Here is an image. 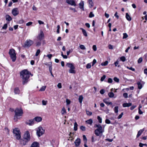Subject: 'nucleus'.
<instances>
[{"label":"nucleus","mask_w":147,"mask_h":147,"mask_svg":"<svg viewBox=\"0 0 147 147\" xmlns=\"http://www.w3.org/2000/svg\"><path fill=\"white\" fill-rule=\"evenodd\" d=\"M6 20L8 21H10L12 20L11 18L9 15H7L5 16Z\"/></svg>","instance_id":"nucleus-22"},{"label":"nucleus","mask_w":147,"mask_h":147,"mask_svg":"<svg viewBox=\"0 0 147 147\" xmlns=\"http://www.w3.org/2000/svg\"><path fill=\"white\" fill-rule=\"evenodd\" d=\"M116 67L117 66L118 67H120V65H119V61L117 60L114 63Z\"/></svg>","instance_id":"nucleus-45"},{"label":"nucleus","mask_w":147,"mask_h":147,"mask_svg":"<svg viewBox=\"0 0 147 147\" xmlns=\"http://www.w3.org/2000/svg\"><path fill=\"white\" fill-rule=\"evenodd\" d=\"M80 29L82 30V32L84 35L85 36L87 37L88 36V35L86 31L84 29L82 28H80Z\"/></svg>","instance_id":"nucleus-24"},{"label":"nucleus","mask_w":147,"mask_h":147,"mask_svg":"<svg viewBox=\"0 0 147 147\" xmlns=\"http://www.w3.org/2000/svg\"><path fill=\"white\" fill-rule=\"evenodd\" d=\"M31 147H39V144L37 142H34L32 143Z\"/></svg>","instance_id":"nucleus-18"},{"label":"nucleus","mask_w":147,"mask_h":147,"mask_svg":"<svg viewBox=\"0 0 147 147\" xmlns=\"http://www.w3.org/2000/svg\"><path fill=\"white\" fill-rule=\"evenodd\" d=\"M84 2L83 1H81L79 3V8L83 11L84 10Z\"/></svg>","instance_id":"nucleus-15"},{"label":"nucleus","mask_w":147,"mask_h":147,"mask_svg":"<svg viewBox=\"0 0 147 147\" xmlns=\"http://www.w3.org/2000/svg\"><path fill=\"white\" fill-rule=\"evenodd\" d=\"M127 68L128 69H129L130 70H132V71H134L135 70V69L134 68H133L132 67H127Z\"/></svg>","instance_id":"nucleus-58"},{"label":"nucleus","mask_w":147,"mask_h":147,"mask_svg":"<svg viewBox=\"0 0 147 147\" xmlns=\"http://www.w3.org/2000/svg\"><path fill=\"white\" fill-rule=\"evenodd\" d=\"M81 142V140L79 138H77L75 142V146H79Z\"/></svg>","instance_id":"nucleus-14"},{"label":"nucleus","mask_w":147,"mask_h":147,"mask_svg":"<svg viewBox=\"0 0 147 147\" xmlns=\"http://www.w3.org/2000/svg\"><path fill=\"white\" fill-rule=\"evenodd\" d=\"M66 2L68 4L72 6H76V3L75 1L73 0H66Z\"/></svg>","instance_id":"nucleus-12"},{"label":"nucleus","mask_w":147,"mask_h":147,"mask_svg":"<svg viewBox=\"0 0 147 147\" xmlns=\"http://www.w3.org/2000/svg\"><path fill=\"white\" fill-rule=\"evenodd\" d=\"M36 47H38L40 46L41 44V42L40 41H38L36 42Z\"/></svg>","instance_id":"nucleus-40"},{"label":"nucleus","mask_w":147,"mask_h":147,"mask_svg":"<svg viewBox=\"0 0 147 147\" xmlns=\"http://www.w3.org/2000/svg\"><path fill=\"white\" fill-rule=\"evenodd\" d=\"M83 99V97L82 95H80L79 96L78 98V100L80 103L81 104L82 103Z\"/></svg>","instance_id":"nucleus-25"},{"label":"nucleus","mask_w":147,"mask_h":147,"mask_svg":"<svg viewBox=\"0 0 147 147\" xmlns=\"http://www.w3.org/2000/svg\"><path fill=\"white\" fill-rule=\"evenodd\" d=\"M24 138L27 141L30 140V136L29 132L28 131H26L25 132L24 136Z\"/></svg>","instance_id":"nucleus-9"},{"label":"nucleus","mask_w":147,"mask_h":147,"mask_svg":"<svg viewBox=\"0 0 147 147\" xmlns=\"http://www.w3.org/2000/svg\"><path fill=\"white\" fill-rule=\"evenodd\" d=\"M108 95L110 98H112L114 97V94L113 92H111L108 93Z\"/></svg>","instance_id":"nucleus-28"},{"label":"nucleus","mask_w":147,"mask_h":147,"mask_svg":"<svg viewBox=\"0 0 147 147\" xmlns=\"http://www.w3.org/2000/svg\"><path fill=\"white\" fill-rule=\"evenodd\" d=\"M42 103L43 105H46L47 103V101L43 100L42 101Z\"/></svg>","instance_id":"nucleus-43"},{"label":"nucleus","mask_w":147,"mask_h":147,"mask_svg":"<svg viewBox=\"0 0 147 147\" xmlns=\"http://www.w3.org/2000/svg\"><path fill=\"white\" fill-rule=\"evenodd\" d=\"M120 59L121 61L123 62H124L126 60L124 56H122L120 58Z\"/></svg>","instance_id":"nucleus-41"},{"label":"nucleus","mask_w":147,"mask_h":147,"mask_svg":"<svg viewBox=\"0 0 147 147\" xmlns=\"http://www.w3.org/2000/svg\"><path fill=\"white\" fill-rule=\"evenodd\" d=\"M20 143L22 145H24L26 144V141L21 140L20 141Z\"/></svg>","instance_id":"nucleus-36"},{"label":"nucleus","mask_w":147,"mask_h":147,"mask_svg":"<svg viewBox=\"0 0 147 147\" xmlns=\"http://www.w3.org/2000/svg\"><path fill=\"white\" fill-rule=\"evenodd\" d=\"M60 28V26L59 25H58L57 26V32L58 34L59 33V29Z\"/></svg>","instance_id":"nucleus-57"},{"label":"nucleus","mask_w":147,"mask_h":147,"mask_svg":"<svg viewBox=\"0 0 147 147\" xmlns=\"http://www.w3.org/2000/svg\"><path fill=\"white\" fill-rule=\"evenodd\" d=\"M125 17L127 20L129 21H130L131 20V18L128 13H126Z\"/></svg>","instance_id":"nucleus-20"},{"label":"nucleus","mask_w":147,"mask_h":147,"mask_svg":"<svg viewBox=\"0 0 147 147\" xmlns=\"http://www.w3.org/2000/svg\"><path fill=\"white\" fill-rule=\"evenodd\" d=\"M66 103L67 105H68L70 104L71 103V101L69 100L68 99H66Z\"/></svg>","instance_id":"nucleus-44"},{"label":"nucleus","mask_w":147,"mask_h":147,"mask_svg":"<svg viewBox=\"0 0 147 147\" xmlns=\"http://www.w3.org/2000/svg\"><path fill=\"white\" fill-rule=\"evenodd\" d=\"M86 114L87 115H91L92 114V113L89 111L86 110Z\"/></svg>","instance_id":"nucleus-51"},{"label":"nucleus","mask_w":147,"mask_h":147,"mask_svg":"<svg viewBox=\"0 0 147 147\" xmlns=\"http://www.w3.org/2000/svg\"><path fill=\"white\" fill-rule=\"evenodd\" d=\"M131 103H124L123 104V106L124 107H129L131 105Z\"/></svg>","instance_id":"nucleus-21"},{"label":"nucleus","mask_w":147,"mask_h":147,"mask_svg":"<svg viewBox=\"0 0 147 147\" xmlns=\"http://www.w3.org/2000/svg\"><path fill=\"white\" fill-rule=\"evenodd\" d=\"M61 114L63 115L66 113V111L64 107L63 108L61 111Z\"/></svg>","instance_id":"nucleus-35"},{"label":"nucleus","mask_w":147,"mask_h":147,"mask_svg":"<svg viewBox=\"0 0 147 147\" xmlns=\"http://www.w3.org/2000/svg\"><path fill=\"white\" fill-rule=\"evenodd\" d=\"M94 127H97V129H103L102 127L100 124H96L95 125Z\"/></svg>","instance_id":"nucleus-31"},{"label":"nucleus","mask_w":147,"mask_h":147,"mask_svg":"<svg viewBox=\"0 0 147 147\" xmlns=\"http://www.w3.org/2000/svg\"><path fill=\"white\" fill-rule=\"evenodd\" d=\"M137 84L138 85V88L140 89H141L142 87V84L139 82H138Z\"/></svg>","instance_id":"nucleus-29"},{"label":"nucleus","mask_w":147,"mask_h":147,"mask_svg":"<svg viewBox=\"0 0 147 147\" xmlns=\"http://www.w3.org/2000/svg\"><path fill=\"white\" fill-rule=\"evenodd\" d=\"M9 54L10 55V57L12 61L13 62L15 61L16 59V56L15 53V50L13 49H10L9 52Z\"/></svg>","instance_id":"nucleus-4"},{"label":"nucleus","mask_w":147,"mask_h":147,"mask_svg":"<svg viewBox=\"0 0 147 147\" xmlns=\"http://www.w3.org/2000/svg\"><path fill=\"white\" fill-rule=\"evenodd\" d=\"M36 131V134L38 137L42 136L45 132V130L41 127H38Z\"/></svg>","instance_id":"nucleus-6"},{"label":"nucleus","mask_w":147,"mask_h":147,"mask_svg":"<svg viewBox=\"0 0 147 147\" xmlns=\"http://www.w3.org/2000/svg\"><path fill=\"white\" fill-rule=\"evenodd\" d=\"M144 130V129L143 128V129H141L139 131H138V134L136 136V138H138L141 135V134L143 133Z\"/></svg>","instance_id":"nucleus-17"},{"label":"nucleus","mask_w":147,"mask_h":147,"mask_svg":"<svg viewBox=\"0 0 147 147\" xmlns=\"http://www.w3.org/2000/svg\"><path fill=\"white\" fill-rule=\"evenodd\" d=\"M106 76L105 75H103L100 79V81L102 82L106 78Z\"/></svg>","instance_id":"nucleus-56"},{"label":"nucleus","mask_w":147,"mask_h":147,"mask_svg":"<svg viewBox=\"0 0 147 147\" xmlns=\"http://www.w3.org/2000/svg\"><path fill=\"white\" fill-rule=\"evenodd\" d=\"M108 61H106L105 62L102 63L101 65L102 66H106L108 64Z\"/></svg>","instance_id":"nucleus-38"},{"label":"nucleus","mask_w":147,"mask_h":147,"mask_svg":"<svg viewBox=\"0 0 147 147\" xmlns=\"http://www.w3.org/2000/svg\"><path fill=\"white\" fill-rule=\"evenodd\" d=\"M105 123L107 124H110L111 123V121L109 119H106L105 120Z\"/></svg>","instance_id":"nucleus-63"},{"label":"nucleus","mask_w":147,"mask_h":147,"mask_svg":"<svg viewBox=\"0 0 147 147\" xmlns=\"http://www.w3.org/2000/svg\"><path fill=\"white\" fill-rule=\"evenodd\" d=\"M105 90L104 89L101 90L100 92V93L102 94H103L105 93Z\"/></svg>","instance_id":"nucleus-59"},{"label":"nucleus","mask_w":147,"mask_h":147,"mask_svg":"<svg viewBox=\"0 0 147 147\" xmlns=\"http://www.w3.org/2000/svg\"><path fill=\"white\" fill-rule=\"evenodd\" d=\"M104 131V129H96L94 131L95 134L97 136L101 135L102 134Z\"/></svg>","instance_id":"nucleus-7"},{"label":"nucleus","mask_w":147,"mask_h":147,"mask_svg":"<svg viewBox=\"0 0 147 147\" xmlns=\"http://www.w3.org/2000/svg\"><path fill=\"white\" fill-rule=\"evenodd\" d=\"M46 88V86H42L39 90L40 91H43L45 90Z\"/></svg>","instance_id":"nucleus-33"},{"label":"nucleus","mask_w":147,"mask_h":147,"mask_svg":"<svg viewBox=\"0 0 147 147\" xmlns=\"http://www.w3.org/2000/svg\"><path fill=\"white\" fill-rule=\"evenodd\" d=\"M118 107L117 106L115 107L114 109V111L115 113L117 114H118Z\"/></svg>","instance_id":"nucleus-34"},{"label":"nucleus","mask_w":147,"mask_h":147,"mask_svg":"<svg viewBox=\"0 0 147 147\" xmlns=\"http://www.w3.org/2000/svg\"><path fill=\"white\" fill-rule=\"evenodd\" d=\"M33 43L34 42L33 41L30 39L27 40L24 43L25 47H29L33 45Z\"/></svg>","instance_id":"nucleus-8"},{"label":"nucleus","mask_w":147,"mask_h":147,"mask_svg":"<svg viewBox=\"0 0 147 147\" xmlns=\"http://www.w3.org/2000/svg\"><path fill=\"white\" fill-rule=\"evenodd\" d=\"M14 93L16 94H18L20 93V91L19 88H16L14 89Z\"/></svg>","instance_id":"nucleus-26"},{"label":"nucleus","mask_w":147,"mask_h":147,"mask_svg":"<svg viewBox=\"0 0 147 147\" xmlns=\"http://www.w3.org/2000/svg\"><path fill=\"white\" fill-rule=\"evenodd\" d=\"M123 114V113L122 112L121 113V114L120 115H119L117 119H121L122 117Z\"/></svg>","instance_id":"nucleus-52"},{"label":"nucleus","mask_w":147,"mask_h":147,"mask_svg":"<svg viewBox=\"0 0 147 147\" xmlns=\"http://www.w3.org/2000/svg\"><path fill=\"white\" fill-rule=\"evenodd\" d=\"M94 16V15L93 13L92 12H90L89 14V17L91 18Z\"/></svg>","instance_id":"nucleus-55"},{"label":"nucleus","mask_w":147,"mask_h":147,"mask_svg":"<svg viewBox=\"0 0 147 147\" xmlns=\"http://www.w3.org/2000/svg\"><path fill=\"white\" fill-rule=\"evenodd\" d=\"M78 124L76 122H75L74 123V129L75 131H76L77 130Z\"/></svg>","instance_id":"nucleus-32"},{"label":"nucleus","mask_w":147,"mask_h":147,"mask_svg":"<svg viewBox=\"0 0 147 147\" xmlns=\"http://www.w3.org/2000/svg\"><path fill=\"white\" fill-rule=\"evenodd\" d=\"M113 80L117 82H119V79L117 77L114 78Z\"/></svg>","instance_id":"nucleus-54"},{"label":"nucleus","mask_w":147,"mask_h":147,"mask_svg":"<svg viewBox=\"0 0 147 147\" xmlns=\"http://www.w3.org/2000/svg\"><path fill=\"white\" fill-rule=\"evenodd\" d=\"M44 37V35L43 32L42 30H40V33L38 36L37 38L40 41Z\"/></svg>","instance_id":"nucleus-10"},{"label":"nucleus","mask_w":147,"mask_h":147,"mask_svg":"<svg viewBox=\"0 0 147 147\" xmlns=\"http://www.w3.org/2000/svg\"><path fill=\"white\" fill-rule=\"evenodd\" d=\"M86 122L88 124L91 125L93 122V121L92 119H90L86 121Z\"/></svg>","instance_id":"nucleus-30"},{"label":"nucleus","mask_w":147,"mask_h":147,"mask_svg":"<svg viewBox=\"0 0 147 147\" xmlns=\"http://www.w3.org/2000/svg\"><path fill=\"white\" fill-rule=\"evenodd\" d=\"M34 120L37 122H39L42 121V118L40 117H36L34 118Z\"/></svg>","instance_id":"nucleus-19"},{"label":"nucleus","mask_w":147,"mask_h":147,"mask_svg":"<svg viewBox=\"0 0 147 147\" xmlns=\"http://www.w3.org/2000/svg\"><path fill=\"white\" fill-rule=\"evenodd\" d=\"M45 65L48 66L49 68V70L50 72H51V71L52 69V64L51 62H49V63L46 62L45 63Z\"/></svg>","instance_id":"nucleus-13"},{"label":"nucleus","mask_w":147,"mask_h":147,"mask_svg":"<svg viewBox=\"0 0 147 147\" xmlns=\"http://www.w3.org/2000/svg\"><path fill=\"white\" fill-rule=\"evenodd\" d=\"M57 86L59 88H62L61 83H59L57 85Z\"/></svg>","instance_id":"nucleus-60"},{"label":"nucleus","mask_w":147,"mask_h":147,"mask_svg":"<svg viewBox=\"0 0 147 147\" xmlns=\"http://www.w3.org/2000/svg\"><path fill=\"white\" fill-rule=\"evenodd\" d=\"M83 139L84 143H86L87 139L86 136L84 135L83 136Z\"/></svg>","instance_id":"nucleus-39"},{"label":"nucleus","mask_w":147,"mask_h":147,"mask_svg":"<svg viewBox=\"0 0 147 147\" xmlns=\"http://www.w3.org/2000/svg\"><path fill=\"white\" fill-rule=\"evenodd\" d=\"M80 129L82 130L83 131H85L86 130L85 127L83 125L80 126Z\"/></svg>","instance_id":"nucleus-46"},{"label":"nucleus","mask_w":147,"mask_h":147,"mask_svg":"<svg viewBox=\"0 0 147 147\" xmlns=\"http://www.w3.org/2000/svg\"><path fill=\"white\" fill-rule=\"evenodd\" d=\"M80 48L82 50H85L86 49V48L83 45H81L80 46Z\"/></svg>","instance_id":"nucleus-47"},{"label":"nucleus","mask_w":147,"mask_h":147,"mask_svg":"<svg viewBox=\"0 0 147 147\" xmlns=\"http://www.w3.org/2000/svg\"><path fill=\"white\" fill-rule=\"evenodd\" d=\"M97 119L98 121L100 123H101L102 122V118L99 116H98Z\"/></svg>","instance_id":"nucleus-48"},{"label":"nucleus","mask_w":147,"mask_h":147,"mask_svg":"<svg viewBox=\"0 0 147 147\" xmlns=\"http://www.w3.org/2000/svg\"><path fill=\"white\" fill-rule=\"evenodd\" d=\"M142 60H143V59H142V57H141L138 60V63H141L142 62Z\"/></svg>","instance_id":"nucleus-53"},{"label":"nucleus","mask_w":147,"mask_h":147,"mask_svg":"<svg viewBox=\"0 0 147 147\" xmlns=\"http://www.w3.org/2000/svg\"><path fill=\"white\" fill-rule=\"evenodd\" d=\"M7 27V24H5L2 27V29L6 30Z\"/></svg>","instance_id":"nucleus-50"},{"label":"nucleus","mask_w":147,"mask_h":147,"mask_svg":"<svg viewBox=\"0 0 147 147\" xmlns=\"http://www.w3.org/2000/svg\"><path fill=\"white\" fill-rule=\"evenodd\" d=\"M40 49H38L36 52V54H35V56H37L40 53Z\"/></svg>","instance_id":"nucleus-37"},{"label":"nucleus","mask_w":147,"mask_h":147,"mask_svg":"<svg viewBox=\"0 0 147 147\" xmlns=\"http://www.w3.org/2000/svg\"><path fill=\"white\" fill-rule=\"evenodd\" d=\"M88 3L89 5V7L91 8L93 6V3L92 0H89L88 1Z\"/></svg>","instance_id":"nucleus-23"},{"label":"nucleus","mask_w":147,"mask_h":147,"mask_svg":"<svg viewBox=\"0 0 147 147\" xmlns=\"http://www.w3.org/2000/svg\"><path fill=\"white\" fill-rule=\"evenodd\" d=\"M27 123L29 125H32L34 124L33 121L32 120H30L27 122Z\"/></svg>","instance_id":"nucleus-27"},{"label":"nucleus","mask_w":147,"mask_h":147,"mask_svg":"<svg viewBox=\"0 0 147 147\" xmlns=\"http://www.w3.org/2000/svg\"><path fill=\"white\" fill-rule=\"evenodd\" d=\"M108 98H105L103 100V101L108 106L109 105H112V103L111 102H108Z\"/></svg>","instance_id":"nucleus-16"},{"label":"nucleus","mask_w":147,"mask_h":147,"mask_svg":"<svg viewBox=\"0 0 147 147\" xmlns=\"http://www.w3.org/2000/svg\"><path fill=\"white\" fill-rule=\"evenodd\" d=\"M32 22H30L26 24V25L28 26H29L32 25Z\"/></svg>","instance_id":"nucleus-64"},{"label":"nucleus","mask_w":147,"mask_h":147,"mask_svg":"<svg viewBox=\"0 0 147 147\" xmlns=\"http://www.w3.org/2000/svg\"><path fill=\"white\" fill-rule=\"evenodd\" d=\"M66 66L70 68L69 70V72L70 73H76V72L75 70V67L73 63H67L66 64Z\"/></svg>","instance_id":"nucleus-3"},{"label":"nucleus","mask_w":147,"mask_h":147,"mask_svg":"<svg viewBox=\"0 0 147 147\" xmlns=\"http://www.w3.org/2000/svg\"><path fill=\"white\" fill-rule=\"evenodd\" d=\"M13 133L15 135L17 139L20 140L21 138L20 132L18 128H15L13 130Z\"/></svg>","instance_id":"nucleus-5"},{"label":"nucleus","mask_w":147,"mask_h":147,"mask_svg":"<svg viewBox=\"0 0 147 147\" xmlns=\"http://www.w3.org/2000/svg\"><path fill=\"white\" fill-rule=\"evenodd\" d=\"M19 13V11L18 8H14L12 10V13L14 16L17 15Z\"/></svg>","instance_id":"nucleus-11"},{"label":"nucleus","mask_w":147,"mask_h":147,"mask_svg":"<svg viewBox=\"0 0 147 147\" xmlns=\"http://www.w3.org/2000/svg\"><path fill=\"white\" fill-rule=\"evenodd\" d=\"M123 39L126 38L128 36L127 34L126 33H123Z\"/></svg>","instance_id":"nucleus-42"},{"label":"nucleus","mask_w":147,"mask_h":147,"mask_svg":"<svg viewBox=\"0 0 147 147\" xmlns=\"http://www.w3.org/2000/svg\"><path fill=\"white\" fill-rule=\"evenodd\" d=\"M91 63H89L87 64L86 67L87 69H90L91 67Z\"/></svg>","instance_id":"nucleus-49"},{"label":"nucleus","mask_w":147,"mask_h":147,"mask_svg":"<svg viewBox=\"0 0 147 147\" xmlns=\"http://www.w3.org/2000/svg\"><path fill=\"white\" fill-rule=\"evenodd\" d=\"M30 73L27 70L24 69L20 72V76L22 79L23 84L26 83L28 81Z\"/></svg>","instance_id":"nucleus-1"},{"label":"nucleus","mask_w":147,"mask_h":147,"mask_svg":"<svg viewBox=\"0 0 147 147\" xmlns=\"http://www.w3.org/2000/svg\"><path fill=\"white\" fill-rule=\"evenodd\" d=\"M127 95H128L126 93H124L123 95V97H125V98H127V97H128Z\"/></svg>","instance_id":"nucleus-62"},{"label":"nucleus","mask_w":147,"mask_h":147,"mask_svg":"<svg viewBox=\"0 0 147 147\" xmlns=\"http://www.w3.org/2000/svg\"><path fill=\"white\" fill-rule=\"evenodd\" d=\"M15 114L14 117V119L15 121H17L18 119H20V117L22 115L23 111L20 108H16L15 110Z\"/></svg>","instance_id":"nucleus-2"},{"label":"nucleus","mask_w":147,"mask_h":147,"mask_svg":"<svg viewBox=\"0 0 147 147\" xmlns=\"http://www.w3.org/2000/svg\"><path fill=\"white\" fill-rule=\"evenodd\" d=\"M92 48L94 51H96L97 50V48L96 45H93L92 47Z\"/></svg>","instance_id":"nucleus-61"}]
</instances>
